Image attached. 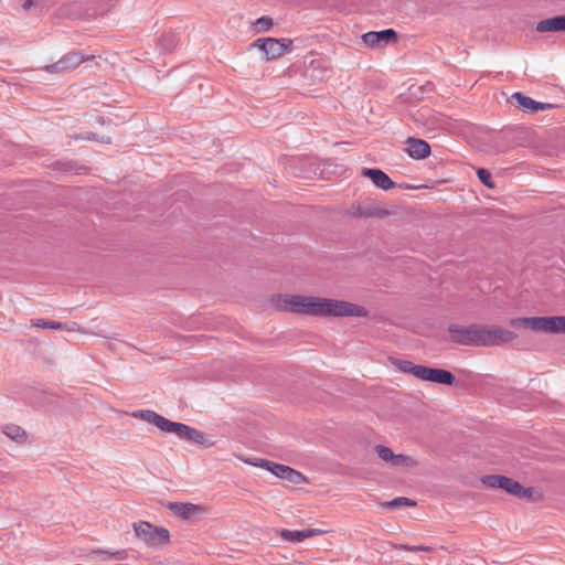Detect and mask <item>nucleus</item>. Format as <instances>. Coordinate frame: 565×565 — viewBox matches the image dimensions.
Listing matches in <instances>:
<instances>
[{
    "label": "nucleus",
    "instance_id": "nucleus-21",
    "mask_svg": "<svg viewBox=\"0 0 565 565\" xmlns=\"http://www.w3.org/2000/svg\"><path fill=\"white\" fill-rule=\"evenodd\" d=\"M503 476L489 475L481 478V482L492 489H500Z\"/></svg>",
    "mask_w": 565,
    "mask_h": 565
},
{
    "label": "nucleus",
    "instance_id": "nucleus-20",
    "mask_svg": "<svg viewBox=\"0 0 565 565\" xmlns=\"http://www.w3.org/2000/svg\"><path fill=\"white\" fill-rule=\"evenodd\" d=\"M3 434L14 441H21L25 438L24 430L17 425H6L2 429Z\"/></svg>",
    "mask_w": 565,
    "mask_h": 565
},
{
    "label": "nucleus",
    "instance_id": "nucleus-14",
    "mask_svg": "<svg viewBox=\"0 0 565 565\" xmlns=\"http://www.w3.org/2000/svg\"><path fill=\"white\" fill-rule=\"evenodd\" d=\"M270 472L274 476H276L280 479L287 480L295 484L301 483L305 480L302 473H300L299 471H297L288 466H285L281 463H276L274 461L271 463Z\"/></svg>",
    "mask_w": 565,
    "mask_h": 565
},
{
    "label": "nucleus",
    "instance_id": "nucleus-34",
    "mask_svg": "<svg viewBox=\"0 0 565 565\" xmlns=\"http://www.w3.org/2000/svg\"><path fill=\"white\" fill-rule=\"evenodd\" d=\"M167 40H169V45L166 47L167 50H171L172 46H173V41L171 38H167ZM163 41H166V38L163 39Z\"/></svg>",
    "mask_w": 565,
    "mask_h": 565
},
{
    "label": "nucleus",
    "instance_id": "nucleus-24",
    "mask_svg": "<svg viewBox=\"0 0 565 565\" xmlns=\"http://www.w3.org/2000/svg\"><path fill=\"white\" fill-rule=\"evenodd\" d=\"M477 175L482 184L486 186L493 189L495 186L494 182L491 179V173L483 168L477 170Z\"/></svg>",
    "mask_w": 565,
    "mask_h": 565
},
{
    "label": "nucleus",
    "instance_id": "nucleus-8",
    "mask_svg": "<svg viewBox=\"0 0 565 565\" xmlns=\"http://www.w3.org/2000/svg\"><path fill=\"white\" fill-rule=\"evenodd\" d=\"M481 335V347H497L507 344L518 337L513 331L508 329H503L501 327L488 328L484 326H482Z\"/></svg>",
    "mask_w": 565,
    "mask_h": 565
},
{
    "label": "nucleus",
    "instance_id": "nucleus-17",
    "mask_svg": "<svg viewBox=\"0 0 565 565\" xmlns=\"http://www.w3.org/2000/svg\"><path fill=\"white\" fill-rule=\"evenodd\" d=\"M535 30L540 33L546 32H564L565 15H557L550 19L541 20L536 23Z\"/></svg>",
    "mask_w": 565,
    "mask_h": 565
},
{
    "label": "nucleus",
    "instance_id": "nucleus-19",
    "mask_svg": "<svg viewBox=\"0 0 565 565\" xmlns=\"http://www.w3.org/2000/svg\"><path fill=\"white\" fill-rule=\"evenodd\" d=\"M280 537L284 541L292 542V543H300L303 540H306V531L305 530H281Z\"/></svg>",
    "mask_w": 565,
    "mask_h": 565
},
{
    "label": "nucleus",
    "instance_id": "nucleus-33",
    "mask_svg": "<svg viewBox=\"0 0 565 565\" xmlns=\"http://www.w3.org/2000/svg\"><path fill=\"white\" fill-rule=\"evenodd\" d=\"M110 558H116V559H120L121 558V553L120 552H115L110 555Z\"/></svg>",
    "mask_w": 565,
    "mask_h": 565
},
{
    "label": "nucleus",
    "instance_id": "nucleus-30",
    "mask_svg": "<svg viewBox=\"0 0 565 565\" xmlns=\"http://www.w3.org/2000/svg\"><path fill=\"white\" fill-rule=\"evenodd\" d=\"M305 531H306V537L307 539L313 537V536H317V535H322L324 533V531L320 530V529H307Z\"/></svg>",
    "mask_w": 565,
    "mask_h": 565
},
{
    "label": "nucleus",
    "instance_id": "nucleus-16",
    "mask_svg": "<svg viewBox=\"0 0 565 565\" xmlns=\"http://www.w3.org/2000/svg\"><path fill=\"white\" fill-rule=\"evenodd\" d=\"M169 509L178 516L182 519H193L201 514L204 509L201 505L193 503H170Z\"/></svg>",
    "mask_w": 565,
    "mask_h": 565
},
{
    "label": "nucleus",
    "instance_id": "nucleus-4",
    "mask_svg": "<svg viewBox=\"0 0 565 565\" xmlns=\"http://www.w3.org/2000/svg\"><path fill=\"white\" fill-rule=\"evenodd\" d=\"M394 364L401 372L412 374L422 381H429L444 385H454L456 382L454 374L444 369H433L425 365L415 364L408 360H396Z\"/></svg>",
    "mask_w": 565,
    "mask_h": 565
},
{
    "label": "nucleus",
    "instance_id": "nucleus-7",
    "mask_svg": "<svg viewBox=\"0 0 565 565\" xmlns=\"http://www.w3.org/2000/svg\"><path fill=\"white\" fill-rule=\"evenodd\" d=\"M136 535L148 545H159L169 540V531L164 527H156L149 522L134 524Z\"/></svg>",
    "mask_w": 565,
    "mask_h": 565
},
{
    "label": "nucleus",
    "instance_id": "nucleus-25",
    "mask_svg": "<svg viewBox=\"0 0 565 565\" xmlns=\"http://www.w3.org/2000/svg\"><path fill=\"white\" fill-rule=\"evenodd\" d=\"M395 550L407 551V552H429L431 551L430 546L426 545H407V544H396L394 545Z\"/></svg>",
    "mask_w": 565,
    "mask_h": 565
},
{
    "label": "nucleus",
    "instance_id": "nucleus-11",
    "mask_svg": "<svg viewBox=\"0 0 565 565\" xmlns=\"http://www.w3.org/2000/svg\"><path fill=\"white\" fill-rule=\"evenodd\" d=\"M511 100L516 104L518 108H520L524 111L533 113V114L539 113V111L548 110V109H552L555 107L554 104L536 102V100L532 99L531 97L525 96L519 92L512 94Z\"/></svg>",
    "mask_w": 565,
    "mask_h": 565
},
{
    "label": "nucleus",
    "instance_id": "nucleus-13",
    "mask_svg": "<svg viewBox=\"0 0 565 565\" xmlns=\"http://www.w3.org/2000/svg\"><path fill=\"white\" fill-rule=\"evenodd\" d=\"M361 174L370 178L375 186L384 191L391 190L395 185L392 179L379 169L363 168Z\"/></svg>",
    "mask_w": 565,
    "mask_h": 565
},
{
    "label": "nucleus",
    "instance_id": "nucleus-10",
    "mask_svg": "<svg viewBox=\"0 0 565 565\" xmlns=\"http://www.w3.org/2000/svg\"><path fill=\"white\" fill-rule=\"evenodd\" d=\"M89 58L90 56H84L79 52H71L60 58L56 63L46 65L45 71L49 73L71 71Z\"/></svg>",
    "mask_w": 565,
    "mask_h": 565
},
{
    "label": "nucleus",
    "instance_id": "nucleus-18",
    "mask_svg": "<svg viewBox=\"0 0 565 565\" xmlns=\"http://www.w3.org/2000/svg\"><path fill=\"white\" fill-rule=\"evenodd\" d=\"M500 489L519 498H529L532 494V490L530 488L525 489L518 481L504 476L502 478Z\"/></svg>",
    "mask_w": 565,
    "mask_h": 565
},
{
    "label": "nucleus",
    "instance_id": "nucleus-28",
    "mask_svg": "<svg viewBox=\"0 0 565 565\" xmlns=\"http://www.w3.org/2000/svg\"><path fill=\"white\" fill-rule=\"evenodd\" d=\"M245 462L250 465V466H254V467H258V468H262V469H265L267 471H270V468H271V463L273 461H269V460H266V459H262V458H257V459H245Z\"/></svg>",
    "mask_w": 565,
    "mask_h": 565
},
{
    "label": "nucleus",
    "instance_id": "nucleus-2",
    "mask_svg": "<svg viewBox=\"0 0 565 565\" xmlns=\"http://www.w3.org/2000/svg\"><path fill=\"white\" fill-rule=\"evenodd\" d=\"M131 416L138 419H141L146 423L152 424L158 427L160 430L167 434H174L180 439H185L190 441H194L196 444L203 445L205 443V435L196 430L193 427H190L182 423L171 422L166 417L157 414L150 409H140L131 413Z\"/></svg>",
    "mask_w": 565,
    "mask_h": 565
},
{
    "label": "nucleus",
    "instance_id": "nucleus-5",
    "mask_svg": "<svg viewBox=\"0 0 565 565\" xmlns=\"http://www.w3.org/2000/svg\"><path fill=\"white\" fill-rule=\"evenodd\" d=\"M509 324L546 333H565V317L563 316L514 318L509 321Z\"/></svg>",
    "mask_w": 565,
    "mask_h": 565
},
{
    "label": "nucleus",
    "instance_id": "nucleus-22",
    "mask_svg": "<svg viewBox=\"0 0 565 565\" xmlns=\"http://www.w3.org/2000/svg\"><path fill=\"white\" fill-rule=\"evenodd\" d=\"M402 505H415V502L408 498L398 497V498L393 499L392 501H387L382 504V507L387 508V509H395V508H398Z\"/></svg>",
    "mask_w": 565,
    "mask_h": 565
},
{
    "label": "nucleus",
    "instance_id": "nucleus-12",
    "mask_svg": "<svg viewBox=\"0 0 565 565\" xmlns=\"http://www.w3.org/2000/svg\"><path fill=\"white\" fill-rule=\"evenodd\" d=\"M396 39V33L392 29L382 31H371L362 35V40L370 46H382Z\"/></svg>",
    "mask_w": 565,
    "mask_h": 565
},
{
    "label": "nucleus",
    "instance_id": "nucleus-23",
    "mask_svg": "<svg viewBox=\"0 0 565 565\" xmlns=\"http://www.w3.org/2000/svg\"><path fill=\"white\" fill-rule=\"evenodd\" d=\"M391 463L394 467H409L414 465V460L408 456L394 454Z\"/></svg>",
    "mask_w": 565,
    "mask_h": 565
},
{
    "label": "nucleus",
    "instance_id": "nucleus-6",
    "mask_svg": "<svg viewBox=\"0 0 565 565\" xmlns=\"http://www.w3.org/2000/svg\"><path fill=\"white\" fill-rule=\"evenodd\" d=\"M448 331L454 343L467 347H481L482 326L480 324H450Z\"/></svg>",
    "mask_w": 565,
    "mask_h": 565
},
{
    "label": "nucleus",
    "instance_id": "nucleus-31",
    "mask_svg": "<svg viewBox=\"0 0 565 565\" xmlns=\"http://www.w3.org/2000/svg\"><path fill=\"white\" fill-rule=\"evenodd\" d=\"M33 6H34V1H33V0H26V1H24V3L22 4V8H23V10L28 11V10H30Z\"/></svg>",
    "mask_w": 565,
    "mask_h": 565
},
{
    "label": "nucleus",
    "instance_id": "nucleus-15",
    "mask_svg": "<svg viewBox=\"0 0 565 565\" xmlns=\"http://www.w3.org/2000/svg\"><path fill=\"white\" fill-rule=\"evenodd\" d=\"M406 143V152L413 159L422 160L430 154V146L425 140L409 138Z\"/></svg>",
    "mask_w": 565,
    "mask_h": 565
},
{
    "label": "nucleus",
    "instance_id": "nucleus-32",
    "mask_svg": "<svg viewBox=\"0 0 565 565\" xmlns=\"http://www.w3.org/2000/svg\"><path fill=\"white\" fill-rule=\"evenodd\" d=\"M65 328H66L68 331H75V330H77V329H78V326H77L75 322H73V323H71L70 326H68V324H65Z\"/></svg>",
    "mask_w": 565,
    "mask_h": 565
},
{
    "label": "nucleus",
    "instance_id": "nucleus-3",
    "mask_svg": "<svg viewBox=\"0 0 565 565\" xmlns=\"http://www.w3.org/2000/svg\"><path fill=\"white\" fill-rule=\"evenodd\" d=\"M131 416L138 419H141L146 423L152 424L158 427L160 430L167 434H174L180 439H185L190 441H194L196 444L203 445L205 443V435L196 430L193 427H190L182 423L171 422L166 417L157 414L150 409H140L131 413Z\"/></svg>",
    "mask_w": 565,
    "mask_h": 565
},
{
    "label": "nucleus",
    "instance_id": "nucleus-1",
    "mask_svg": "<svg viewBox=\"0 0 565 565\" xmlns=\"http://www.w3.org/2000/svg\"><path fill=\"white\" fill-rule=\"evenodd\" d=\"M278 311L313 317H366L367 310L359 305L312 296L279 295L274 299Z\"/></svg>",
    "mask_w": 565,
    "mask_h": 565
},
{
    "label": "nucleus",
    "instance_id": "nucleus-26",
    "mask_svg": "<svg viewBox=\"0 0 565 565\" xmlns=\"http://www.w3.org/2000/svg\"><path fill=\"white\" fill-rule=\"evenodd\" d=\"M31 326L35 327V328H44V329H62L63 328V324L61 322L46 321V320H42V319L32 321Z\"/></svg>",
    "mask_w": 565,
    "mask_h": 565
},
{
    "label": "nucleus",
    "instance_id": "nucleus-29",
    "mask_svg": "<svg viewBox=\"0 0 565 565\" xmlns=\"http://www.w3.org/2000/svg\"><path fill=\"white\" fill-rule=\"evenodd\" d=\"M271 24L273 21L270 18L262 17L256 21L255 26L258 31H263L268 30L271 26Z\"/></svg>",
    "mask_w": 565,
    "mask_h": 565
},
{
    "label": "nucleus",
    "instance_id": "nucleus-9",
    "mask_svg": "<svg viewBox=\"0 0 565 565\" xmlns=\"http://www.w3.org/2000/svg\"><path fill=\"white\" fill-rule=\"evenodd\" d=\"M290 44L291 42L286 44L284 39L277 40L273 38L257 39L254 42V46L258 47L265 53L266 60H274L281 56L288 50Z\"/></svg>",
    "mask_w": 565,
    "mask_h": 565
},
{
    "label": "nucleus",
    "instance_id": "nucleus-27",
    "mask_svg": "<svg viewBox=\"0 0 565 565\" xmlns=\"http://www.w3.org/2000/svg\"><path fill=\"white\" fill-rule=\"evenodd\" d=\"M375 451H376L377 456L383 461H386V462H391L392 461L394 454H393V451L388 447L379 445V446L375 447Z\"/></svg>",
    "mask_w": 565,
    "mask_h": 565
}]
</instances>
